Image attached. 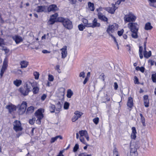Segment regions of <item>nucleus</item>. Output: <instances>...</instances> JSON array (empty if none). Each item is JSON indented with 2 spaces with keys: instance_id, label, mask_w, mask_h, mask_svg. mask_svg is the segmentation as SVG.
I'll return each instance as SVG.
<instances>
[{
  "instance_id": "nucleus-14",
  "label": "nucleus",
  "mask_w": 156,
  "mask_h": 156,
  "mask_svg": "<svg viewBox=\"0 0 156 156\" xmlns=\"http://www.w3.org/2000/svg\"><path fill=\"white\" fill-rule=\"evenodd\" d=\"M47 9V7L45 6H37L35 9V10L38 12H46Z\"/></svg>"
},
{
  "instance_id": "nucleus-11",
  "label": "nucleus",
  "mask_w": 156,
  "mask_h": 156,
  "mask_svg": "<svg viewBox=\"0 0 156 156\" xmlns=\"http://www.w3.org/2000/svg\"><path fill=\"white\" fill-rule=\"evenodd\" d=\"M44 109L40 108L38 109L36 112V115L38 119H41L43 117V113L44 112Z\"/></svg>"
},
{
  "instance_id": "nucleus-1",
  "label": "nucleus",
  "mask_w": 156,
  "mask_h": 156,
  "mask_svg": "<svg viewBox=\"0 0 156 156\" xmlns=\"http://www.w3.org/2000/svg\"><path fill=\"white\" fill-rule=\"evenodd\" d=\"M128 26L132 33V37L135 39L137 38L138 32L139 28V25L137 23L130 22L128 24Z\"/></svg>"
},
{
  "instance_id": "nucleus-36",
  "label": "nucleus",
  "mask_w": 156,
  "mask_h": 156,
  "mask_svg": "<svg viewBox=\"0 0 156 156\" xmlns=\"http://www.w3.org/2000/svg\"><path fill=\"white\" fill-rule=\"evenodd\" d=\"M55 21L56 20L50 17V20L48 22V24L49 25H52L55 22Z\"/></svg>"
},
{
  "instance_id": "nucleus-50",
  "label": "nucleus",
  "mask_w": 156,
  "mask_h": 156,
  "mask_svg": "<svg viewBox=\"0 0 156 156\" xmlns=\"http://www.w3.org/2000/svg\"><path fill=\"white\" fill-rule=\"evenodd\" d=\"M48 80L50 81H52L54 80V77L51 74L48 75Z\"/></svg>"
},
{
  "instance_id": "nucleus-15",
  "label": "nucleus",
  "mask_w": 156,
  "mask_h": 156,
  "mask_svg": "<svg viewBox=\"0 0 156 156\" xmlns=\"http://www.w3.org/2000/svg\"><path fill=\"white\" fill-rule=\"evenodd\" d=\"M112 7H108L105 8V9L109 13L113 14L115 12L116 9H117V8L115 7V5L113 4H112Z\"/></svg>"
},
{
  "instance_id": "nucleus-42",
  "label": "nucleus",
  "mask_w": 156,
  "mask_h": 156,
  "mask_svg": "<svg viewBox=\"0 0 156 156\" xmlns=\"http://www.w3.org/2000/svg\"><path fill=\"white\" fill-rule=\"evenodd\" d=\"M66 19H64L62 17H59L58 18L57 21L58 22L62 23L63 24L64 21H65V20H66Z\"/></svg>"
},
{
  "instance_id": "nucleus-2",
  "label": "nucleus",
  "mask_w": 156,
  "mask_h": 156,
  "mask_svg": "<svg viewBox=\"0 0 156 156\" xmlns=\"http://www.w3.org/2000/svg\"><path fill=\"white\" fill-rule=\"evenodd\" d=\"M118 24L114 23L112 25H109L108 26L107 30V32L108 34L111 36L113 39L114 42H115L117 47L118 49L119 48L118 43L116 41V40L115 37H114L112 35V33L114 32L115 31L117 30L118 28Z\"/></svg>"
},
{
  "instance_id": "nucleus-30",
  "label": "nucleus",
  "mask_w": 156,
  "mask_h": 156,
  "mask_svg": "<svg viewBox=\"0 0 156 156\" xmlns=\"http://www.w3.org/2000/svg\"><path fill=\"white\" fill-rule=\"evenodd\" d=\"M22 81L20 80H16L13 82V83L17 87L19 86L22 83Z\"/></svg>"
},
{
  "instance_id": "nucleus-20",
  "label": "nucleus",
  "mask_w": 156,
  "mask_h": 156,
  "mask_svg": "<svg viewBox=\"0 0 156 156\" xmlns=\"http://www.w3.org/2000/svg\"><path fill=\"white\" fill-rule=\"evenodd\" d=\"M133 105V99L131 97H129L128 98V100L127 101V106L129 107L130 108V110H131V108H132Z\"/></svg>"
},
{
  "instance_id": "nucleus-17",
  "label": "nucleus",
  "mask_w": 156,
  "mask_h": 156,
  "mask_svg": "<svg viewBox=\"0 0 156 156\" xmlns=\"http://www.w3.org/2000/svg\"><path fill=\"white\" fill-rule=\"evenodd\" d=\"M48 12H50L51 11L54 12L58 10V8L57 7L56 5L52 4L50 5L48 8Z\"/></svg>"
},
{
  "instance_id": "nucleus-37",
  "label": "nucleus",
  "mask_w": 156,
  "mask_h": 156,
  "mask_svg": "<svg viewBox=\"0 0 156 156\" xmlns=\"http://www.w3.org/2000/svg\"><path fill=\"white\" fill-rule=\"evenodd\" d=\"M74 114L76 115L79 118L82 115L83 113L79 111H76L74 112Z\"/></svg>"
},
{
  "instance_id": "nucleus-60",
  "label": "nucleus",
  "mask_w": 156,
  "mask_h": 156,
  "mask_svg": "<svg viewBox=\"0 0 156 156\" xmlns=\"http://www.w3.org/2000/svg\"><path fill=\"white\" fill-rule=\"evenodd\" d=\"M88 80V77H86L83 82V84H85Z\"/></svg>"
},
{
  "instance_id": "nucleus-18",
  "label": "nucleus",
  "mask_w": 156,
  "mask_h": 156,
  "mask_svg": "<svg viewBox=\"0 0 156 156\" xmlns=\"http://www.w3.org/2000/svg\"><path fill=\"white\" fill-rule=\"evenodd\" d=\"M98 18L100 20L105 22H108V19L106 16L103 15V14L100 12L98 13Z\"/></svg>"
},
{
  "instance_id": "nucleus-48",
  "label": "nucleus",
  "mask_w": 156,
  "mask_h": 156,
  "mask_svg": "<svg viewBox=\"0 0 156 156\" xmlns=\"http://www.w3.org/2000/svg\"><path fill=\"white\" fill-rule=\"evenodd\" d=\"M79 149V145L78 144H75L73 148V151L74 152H76Z\"/></svg>"
},
{
  "instance_id": "nucleus-4",
  "label": "nucleus",
  "mask_w": 156,
  "mask_h": 156,
  "mask_svg": "<svg viewBox=\"0 0 156 156\" xmlns=\"http://www.w3.org/2000/svg\"><path fill=\"white\" fill-rule=\"evenodd\" d=\"M79 134L80 135V141L83 144H87V143L85 141L83 136L85 137L87 141L89 140V136L87 131L85 130L80 131H79Z\"/></svg>"
},
{
  "instance_id": "nucleus-33",
  "label": "nucleus",
  "mask_w": 156,
  "mask_h": 156,
  "mask_svg": "<svg viewBox=\"0 0 156 156\" xmlns=\"http://www.w3.org/2000/svg\"><path fill=\"white\" fill-rule=\"evenodd\" d=\"M143 50V47L142 46H140L139 53V56L141 59H142L143 58V55L142 54Z\"/></svg>"
},
{
  "instance_id": "nucleus-56",
  "label": "nucleus",
  "mask_w": 156,
  "mask_h": 156,
  "mask_svg": "<svg viewBox=\"0 0 156 156\" xmlns=\"http://www.w3.org/2000/svg\"><path fill=\"white\" fill-rule=\"evenodd\" d=\"M47 97V95L45 94H44L42 95L41 97V100L43 101H44Z\"/></svg>"
},
{
  "instance_id": "nucleus-49",
  "label": "nucleus",
  "mask_w": 156,
  "mask_h": 156,
  "mask_svg": "<svg viewBox=\"0 0 156 156\" xmlns=\"http://www.w3.org/2000/svg\"><path fill=\"white\" fill-rule=\"evenodd\" d=\"M91 154H88L86 153H82L79 155V156H91Z\"/></svg>"
},
{
  "instance_id": "nucleus-54",
  "label": "nucleus",
  "mask_w": 156,
  "mask_h": 156,
  "mask_svg": "<svg viewBox=\"0 0 156 156\" xmlns=\"http://www.w3.org/2000/svg\"><path fill=\"white\" fill-rule=\"evenodd\" d=\"M35 118H33L32 119H30L29 120V123L31 124H34L35 120Z\"/></svg>"
},
{
  "instance_id": "nucleus-43",
  "label": "nucleus",
  "mask_w": 156,
  "mask_h": 156,
  "mask_svg": "<svg viewBox=\"0 0 156 156\" xmlns=\"http://www.w3.org/2000/svg\"><path fill=\"white\" fill-rule=\"evenodd\" d=\"M79 119L78 117L76 116V115L74 114L72 119V121L73 122H75Z\"/></svg>"
},
{
  "instance_id": "nucleus-16",
  "label": "nucleus",
  "mask_w": 156,
  "mask_h": 156,
  "mask_svg": "<svg viewBox=\"0 0 156 156\" xmlns=\"http://www.w3.org/2000/svg\"><path fill=\"white\" fill-rule=\"evenodd\" d=\"M100 26V23L98 22V20L96 19H94L92 23H90V24H89L88 25V27L92 28L98 27Z\"/></svg>"
},
{
  "instance_id": "nucleus-62",
  "label": "nucleus",
  "mask_w": 156,
  "mask_h": 156,
  "mask_svg": "<svg viewBox=\"0 0 156 156\" xmlns=\"http://www.w3.org/2000/svg\"><path fill=\"white\" fill-rule=\"evenodd\" d=\"M114 88L115 90H117L118 87V85L116 82H115L114 83Z\"/></svg>"
},
{
  "instance_id": "nucleus-64",
  "label": "nucleus",
  "mask_w": 156,
  "mask_h": 156,
  "mask_svg": "<svg viewBox=\"0 0 156 156\" xmlns=\"http://www.w3.org/2000/svg\"><path fill=\"white\" fill-rule=\"evenodd\" d=\"M70 3L72 4H75L76 2V0H69Z\"/></svg>"
},
{
  "instance_id": "nucleus-38",
  "label": "nucleus",
  "mask_w": 156,
  "mask_h": 156,
  "mask_svg": "<svg viewBox=\"0 0 156 156\" xmlns=\"http://www.w3.org/2000/svg\"><path fill=\"white\" fill-rule=\"evenodd\" d=\"M34 76V78L36 80L39 79L40 74L39 73L37 72H34L33 73Z\"/></svg>"
},
{
  "instance_id": "nucleus-63",
  "label": "nucleus",
  "mask_w": 156,
  "mask_h": 156,
  "mask_svg": "<svg viewBox=\"0 0 156 156\" xmlns=\"http://www.w3.org/2000/svg\"><path fill=\"white\" fill-rule=\"evenodd\" d=\"M125 0H118V1H117L116 4L119 5L121 3V2H124Z\"/></svg>"
},
{
  "instance_id": "nucleus-58",
  "label": "nucleus",
  "mask_w": 156,
  "mask_h": 156,
  "mask_svg": "<svg viewBox=\"0 0 156 156\" xmlns=\"http://www.w3.org/2000/svg\"><path fill=\"white\" fill-rule=\"evenodd\" d=\"M149 63L151 66H153L155 64V62L153 60H150L149 61Z\"/></svg>"
},
{
  "instance_id": "nucleus-27",
  "label": "nucleus",
  "mask_w": 156,
  "mask_h": 156,
  "mask_svg": "<svg viewBox=\"0 0 156 156\" xmlns=\"http://www.w3.org/2000/svg\"><path fill=\"white\" fill-rule=\"evenodd\" d=\"M58 138H59V139L61 140H62V136L59 135L57 136L54 137H52L51 139L50 142L51 143H52L54 142Z\"/></svg>"
},
{
  "instance_id": "nucleus-19",
  "label": "nucleus",
  "mask_w": 156,
  "mask_h": 156,
  "mask_svg": "<svg viewBox=\"0 0 156 156\" xmlns=\"http://www.w3.org/2000/svg\"><path fill=\"white\" fill-rule=\"evenodd\" d=\"M16 43L18 44L23 41V39L21 37L18 35H15L12 37Z\"/></svg>"
},
{
  "instance_id": "nucleus-31",
  "label": "nucleus",
  "mask_w": 156,
  "mask_h": 156,
  "mask_svg": "<svg viewBox=\"0 0 156 156\" xmlns=\"http://www.w3.org/2000/svg\"><path fill=\"white\" fill-rule=\"evenodd\" d=\"M73 94V92L71 90L69 89L67 91V96L68 98H71Z\"/></svg>"
},
{
  "instance_id": "nucleus-9",
  "label": "nucleus",
  "mask_w": 156,
  "mask_h": 156,
  "mask_svg": "<svg viewBox=\"0 0 156 156\" xmlns=\"http://www.w3.org/2000/svg\"><path fill=\"white\" fill-rule=\"evenodd\" d=\"M63 25L67 29H70L73 27L72 22L67 19H66V20H65Z\"/></svg>"
},
{
  "instance_id": "nucleus-57",
  "label": "nucleus",
  "mask_w": 156,
  "mask_h": 156,
  "mask_svg": "<svg viewBox=\"0 0 156 156\" xmlns=\"http://www.w3.org/2000/svg\"><path fill=\"white\" fill-rule=\"evenodd\" d=\"M124 31V30L122 29L120 31H118V34L119 36H121Z\"/></svg>"
},
{
  "instance_id": "nucleus-25",
  "label": "nucleus",
  "mask_w": 156,
  "mask_h": 156,
  "mask_svg": "<svg viewBox=\"0 0 156 156\" xmlns=\"http://www.w3.org/2000/svg\"><path fill=\"white\" fill-rule=\"evenodd\" d=\"M152 28L153 27L150 22H148L145 24L144 29L146 30H151Z\"/></svg>"
},
{
  "instance_id": "nucleus-28",
  "label": "nucleus",
  "mask_w": 156,
  "mask_h": 156,
  "mask_svg": "<svg viewBox=\"0 0 156 156\" xmlns=\"http://www.w3.org/2000/svg\"><path fill=\"white\" fill-rule=\"evenodd\" d=\"M88 7L89 9L92 11H94V5L93 3L90 2H89L88 3Z\"/></svg>"
},
{
  "instance_id": "nucleus-8",
  "label": "nucleus",
  "mask_w": 156,
  "mask_h": 156,
  "mask_svg": "<svg viewBox=\"0 0 156 156\" xmlns=\"http://www.w3.org/2000/svg\"><path fill=\"white\" fill-rule=\"evenodd\" d=\"M136 15L131 12H129L127 13V22H134L136 19Z\"/></svg>"
},
{
  "instance_id": "nucleus-22",
  "label": "nucleus",
  "mask_w": 156,
  "mask_h": 156,
  "mask_svg": "<svg viewBox=\"0 0 156 156\" xmlns=\"http://www.w3.org/2000/svg\"><path fill=\"white\" fill-rule=\"evenodd\" d=\"M132 132L131 134V137L132 139H135L136 137V128L135 127H133L132 128Z\"/></svg>"
},
{
  "instance_id": "nucleus-45",
  "label": "nucleus",
  "mask_w": 156,
  "mask_h": 156,
  "mask_svg": "<svg viewBox=\"0 0 156 156\" xmlns=\"http://www.w3.org/2000/svg\"><path fill=\"white\" fill-rule=\"evenodd\" d=\"M79 76L80 77H82L84 78L85 77V73L84 72H80L79 74Z\"/></svg>"
},
{
  "instance_id": "nucleus-44",
  "label": "nucleus",
  "mask_w": 156,
  "mask_h": 156,
  "mask_svg": "<svg viewBox=\"0 0 156 156\" xmlns=\"http://www.w3.org/2000/svg\"><path fill=\"white\" fill-rule=\"evenodd\" d=\"M69 106V104L67 102H65L64 105V108L65 109H68Z\"/></svg>"
},
{
  "instance_id": "nucleus-5",
  "label": "nucleus",
  "mask_w": 156,
  "mask_h": 156,
  "mask_svg": "<svg viewBox=\"0 0 156 156\" xmlns=\"http://www.w3.org/2000/svg\"><path fill=\"white\" fill-rule=\"evenodd\" d=\"M31 90V87L27 84L24 88H20L19 89L20 92L24 96H26L28 94L29 92Z\"/></svg>"
},
{
  "instance_id": "nucleus-13",
  "label": "nucleus",
  "mask_w": 156,
  "mask_h": 156,
  "mask_svg": "<svg viewBox=\"0 0 156 156\" xmlns=\"http://www.w3.org/2000/svg\"><path fill=\"white\" fill-rule=\"evenodd\" d=\"M8 62V60L6 58H5L3 62V65L2 68L1 70L0 75L2 76L5 71L7 67V63Z\"/></svg>"
},
{
  "instance_id": "nucleus-23",
  "label": "nucleus",
  "mask_w": 156,
  "mask_h": 156,
  "mask_svg": "<svg viewBox=\"0 0 156 156\" xmlns=\"http://www.w3.org/2000/svg\"><path fill=\"white\" fill-rule=\"evenodd\" d=\"M28 62L26 61H22L21 62L20 64L22 68L26 67L28 65Z\"/></svg>"
},
{
  "instance_id": "nucleus-41",
  "label": "nucleus",
  "mask_w": 156,
  "mask_h": 156,
  "mask_svg": "<svg viewBox=\"0 0 156 156\" xmlns=\"http://www.w3.org/2000/svg\"><path fill=\"white\" fill-rule=\"evenodd\" d=\"M151 79L153 82H156V73L152 75Z\"/></svg>"
},
{
  "instance_id": "nucleus-47",
  "label": "nucleus",
  "mask_w": 156,
  "mask_h": 156,
  "mask_svg": "<svg viewBox=\"0 0 156 156\" xmlns=\"http://www.w3.org/2000/svg\"><path fill=\"white\" fill-rule=\"evenodd\" d=\"M99 120L98 118L96 117L93 119V122L96 125H97L98 123Z\"/></svg>"
},
{
  "instance_id": "nucleus-12",
  "label": "nucleus",
  "mask_w": 156,
  "mask_h": 156,
  "mask_svg": "<svg viewBox=\"0 0 156 156\" xmlns=\"http://www.w3.org/2000/svg\"><path fill=\"white\" fill-rule=\"evenodd\" d=\"M60 50L61 51L62 58H65L67 55V47L66 46H63Z\"/></svg>"
},
{
  "instance_id": "nucleus-24",
  "label": "nucleus",
  "mask_w": 156,
  "mask_h": 156,
  "mask_svg": "<svg viewBox=\"0 0 156 156\" xmlns=\"http://www.w3.org/2000/svg\"><path fill=\"white\" fill-rule=\"evenodd\" d=\"M65 89L63 87L60 88L59 89V94L62 98H63L65 94Z\"/></svg>"
},
{
  "instance_id": "nucleus-35",
  "label": "nucleus",
  "mask_w": 156,
  "mask_h": 156,
  "mask_svg": "<svg viewBox=\"0 0 156 156\" xmlns=\"http://www.w3.org/2000/svg\"><path fill=\"white\" fill-rule=\"evenodd\" d=\"M149 1L151 6L156 7V0H149Z\"/></svg>"
},
{
  "instance_id": "nucleus-40",
  "label": "nucleus",
  "mask_w": 156,
  "mask_h": 156,
  "mask_svg": "<svg viewBox=\"0 0 156 156\" xmlns=\"http://www.w3.org/2000/svg\"><path fill=\"white\" fill-rule=\"evenodd\" d=\"M86 27L85 25H83L82 24H81L78 25V27L80 31H83Z\"/></svg>"
},
{
  "instance_id": "nucleus-6",
  "label": "nucleus",
  "mask_w": 156,
  "mask_h": 156,
  "mask_svg": "<svg viewBox=\"0 0 156 156\" xmlns=\"http://www.w3.org/2000/svg\"><path fill=\"white\" fill-rule=\"evenodd\" d=\"M27 106V104L25 101H23L21 105H19L18 112L20 115H23L25 112Z\"/></svg>"
},
{
  "instance_id": "nucleus-29",
  "label": "nucleus",
  "mask_w": 156,
  "mask_h": 156,
  "mask_svg": "<svg viewBox=\"0 0 156 156\" xmlns=\"http://www.w3.org/2000/svg\"><path fill=\"white\" fill-rule=\"evenodd\" d=\"M34 110V107L31 106L28 108L27 109L26 113L27 114H30L33 113Z\"/></svg>"
},
{
  "instance_id": "nucleus-26",
  "label": "nucleus",
  "mask_w": 156,
  "mask_h": 156,
  "mask_svg": "<svg viewBox=\"0 0 156 156\" xmlns=\"http://www.w3.org/2000/svg\"><path fill=\"white\" fill-rule=\"evenodd\" d=\"M144 57L147 58H148L150 57L151 55V51H147L146 50H145L144 49Z\"/></svg>"
},
{
  "instance_id": "nucleus-10",
  "label": "nucleus",
  "mask_w": 156,
  "mask_h": 156,
  "mask_svg": "<svg viewBox=\"0 0 156 156\" xmlns=\"http://www.w3.org/2000/svg\"><path fill=\"white\" fill-rule=\"evenodd\" d=\"M29 83L30 85H31L32 87H33V92L34 94H36L39 91V88L36 86L37 85V83L35 81H34L32 83L30 82H29Z\"/></svg>"
},
{
  "instance_id": "nucleus-21",
  "label": "nucleus",
  "mask_w": 156,
  "mask_h": 156,
  "mask_svg": "<svg viewBox=\"0 0 156 156\" xmlns=\"http://www.w3.org/2000/svg\"><path fill=\"white\" fill-rule=\"evenodd\" d=\"M6 108L9 110V112H11L16 110V107L14 105L10 104L6 107Z\"/></svg>"
},
{
  "instance_id": "nucleus-7",
  "label": "nucleus",
  "mask_w": 156,
  "mask_h": 156,
  "mask_svg": "<svg viewBox=\"0 0 156 156\" xmlns=\"http://www.w3.org/2000/svg\"><path fill=\"white\" fill-rule=\"evenodd\" d=\"M13 129L16 132L21 131L23 128L21 126V124L19 121L16 120L13 123Z\"/></svg>"
},
{
  "instance_id": "nucleus-61",
  "label": "nucleus",
  "mask_w": 156,
  "mask_h": 156,
  "mask_svg": "<svg viewBox=\"0 0 156 156\" xmlns=\"http://www.w3.org/2000/svg\"><path fill=\"white\" fill-rule=\"evenodd\" d=\"M104 75L103 74H101L100 76V77L101 78L103 81H105V78H104Z\"/></svg>"
},
{
  "instance_id": "nucleus-39",
  "label": "nucleus",
  "mask_w": 156,
  "mask_h": 156,
  "mask_svg": "<svg viewBox=\"0 0 156 156\" xmlns=\"http://www.w3.org/2000/svg\"><path fill=\"white\" fill-rule=\"evenodd\" d=\"M55 108V105H51L50 107V110L51 112H54Z\"/></svg>"
},
{
  "instance_id": "nucleus-53",
  "label": "nucleus",
  "mask_w": 156,
  "mask_h": 156,
  "mask_svg": "<svg viewBox=\"0 0 156 156\" xmlns=\"http://www.w3.org/2000/svg\"><path fill=\"white\" fill-rule=\"evenodd\" d=\"M134 82L135 84H138L139 83L138 78L136 76H135L134 77Z\"/></svg>"
},
{
  "instance_id": "nucleus-51",
  "label": "nucleus",
  "mask_w": 156,
  "mask_h": 156,
  "mask_svg": "<svg viewBox=\"0 0 156 156\" xmlns=\"http://www.w3.org/2000/svg\"><path fill=\"white\" fill-rule=\"evenodd\" d=\"M141 122L142 123L143 125L144 126H146V124L145 123V119L144 117L141 118Z\"/></svg>"
},
{
  "instance_id": "nucleus-3",
  "label": "nucleus",
  "mask_w": 156,
  "mask_h": 156,
  "mask_svg": "<svg viewBox=\"0 0 156 156\" xmlns=\"http://www.w3.org/2000/svg\"><path fill=\"white\" fill-rule=\"evenodd\" d=\"M140 144L138 142H134L131 141L130 146V155L131 156H137L138 153L137 149L140 147Z\"/></svg>"
},
{
  "instance_id": "nucleus-46",
  "label": "nucleus",
  "mask_w": 156,
  "mask_h": 156,
  "mask_svg": "<svg viewBox=\"0 0 156 156\" xmlns=\"http://www.w3.org/2000/svg\"><path fill=\"white\" fill-rule=\"evenodd\" d=\"M144 105L145 106L147 107L149 106V100H144Z\"/></svg>"
},
{
  "instance_id": "nucleus-52",
  "label": "nucleus",
  "mask_w": 156,
  "mask_h": 156,
  "mask_svg": "<svg viewBox=\"0 0 156 156\" xmlns=\"http://www.w3.org/2000/svg\"><path fill=\"white\" fill-rule=\"evenodd\" d=\"M58 16V13H55V14L52 15L51 16V18L54 19L55 20H56V19Z\"/></svg>"
},
{
  "instance_id": "nucleus-55",
  "label": "nucleus",
  "mask_w": 156,
  "mask_h": 156,
  "mask_svg": "<svg viewBox=\"0 0 156 156\" xmlns=\"http://www.w3.org/2000/svg\"><path fill=\"white\" fill-rule=\"evenodd\" d=\"M114 156H119L118 152L116 149H115L113 151Z\"/></svg>"
},
{
  "instance_id": "nucleus-32",
  "label": "nucleus",
  "mask_w": 156,
  "mask_h": 156,
  "mask_svg": "<svg viewBox=\"0 0 156 156\" xmlns=\"http://www.w3.org/2000/svg\"><path fill=\"white\" fill-rule=\"evenodd\" d=\"M82 20L83 22L85 24L84 25L86 27H88V25L89 24H90V23H88V20L85 18L82 19Z\"/></svg>"
},
{
  "instance_id": "nucleus-34",
  "label": "nucleus",
  "mask_w": 156,
  "mask_h": 156,
  "mask_svg": "<svg viewBox=\"0 0 156 156\" xmlns=\"http://www.w3.org/2000/svg\"><path fill=\"white\" fill-rule=\"evenodd\" d=\"M136 69L137 71H140L141 72L143 73L144 71L145 68L143 66L140 67L138 66L136 67Z\"/></svg>"
},
{
  "instance_id": "nucleus-59",
  "label": "nucleus",
  "mask_w": 156,
  "mask_h": 156,
  "mask_svg": "<svg viewBox=\"0 0 156 156\" xmlns=\"http://www.w3.org/2000/svg\"><path fill=\"white\" fill-rule=\"evenodd\" d=\"M59 68H60V66L59 65H57L55 68V69L56 70H57V71L58 72H59V71H60V69H59Z\"/></svg>"
}]
</instances>
